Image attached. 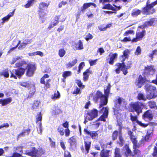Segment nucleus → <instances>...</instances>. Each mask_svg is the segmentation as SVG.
Instances as JSON below:
<instances>
[{"label":"nucleus","mask_w":157,"mask_h":157,"mask_svg":"<svg viewBox=\"0 0 157 157\" xmlns=\"http://www.w3.org/2000/svg\"><path fill=\"white\" fill-rule=\"evenodd\" d=\"M129 51L128 49L124 50L123 52V55L121 56L122 58V63H118L116 64L117 68L116 70V72L117 73H120V71H122L123 74L126 75L128 73L127 69H128L130 67L132 64L131 61H128V63L125 65L124 61L126 59H127L128 57V54L129 53Z\"/></svg>","instance_id":"f257e3e1"},{"label":"nucleus","mask_w":157,"mask_h":157,"mask_svg":"<svg viewBox=\"0 0 157 157\" xmlns=\"http://www.w3.org/2000/svg\"><path fill=\"white\" fill-rule=\"evenodd\" d=\"M28 66V64L24 61H21L16 63L15 64V67H21L20 68L15 69L13 71V72H11V75L10 77H13L15 79H17V75L20 77L23 75L25 71V67Z\"/></svg>","instance_id":"f03ea898"},{"label":"nucleus","mask_w":157,"mask_h":157,"mask_svg":"<svg viewBox=\"0 0 157 157\" xmlns=\"http://www.w3.org/2000/svg\"><path fill=\"white\" fill-rule=\"evenodd\" d=\"M110 86L109 85L107 87V89H105V95L99 91H97L96 94L97 98H100V105L99 108L102 107L103 105H106L108 102V98L110 89Z\"/></svg>","instance_id":"7ed1b4c3"},{"label":"nucleus","mask_w":157,"mask_h":157,"mask_svg":"<svg viewBox=\"0 0 157 157\" xmlns=\"http://www.w3.org/2000/svg\"><path fill=\"white\" fill-rule=\"evenodd\" d=\"M114 111L115 112L116 110L118 111L119 110H122L127 105V102L122 97L117 96L115 98L114 100Z\"/></svg>","instance_id":"20e7f679"},{"label":"nucleus","mask_w":157,"mask_h":157,"mask_svg":"<svg viewBox=\"0 0 157 157\" xmlns=\"http://www.w3.org/2000/svg\"><path fill=\"white\" fill-rule=\"evenodd\" d=\"M144 107V104L139 102H132L130 104L131 111L136 112L138 115L142 112V109Z\"/></svg>","instance_id":"39448f33"},{"label":"nucleus","mask_w":157,"mask_h":157,"mask_svg":"<svg viewBox=\"0 0 157 157\" xmlns=\"http://www.w3.org/2000/svg\"><path fill=\"white\" fill-rule=\"evenodd\" d=\"M156 4H157V0L151 3H150L149 0H148L147 2L146 6L143 9V13L146 14L153 13L155 11V10L153 7Z\"/></svg>","instance_id":"423d86ee"},{"label":"nucleus","mask_w":157,"mask_h":157,"mask_svg":"<svg viewBox=\"0 0 157 157\" xmlns=\"http://www.w3.org/2000/svg\"><path fill=\"white\" fill-rule=\"evenodd\" d=\"M44 153V151L42 149L37 150L35 148H33L30 152L28 150L25 151L24 154L33 157H40Z\"/></svg>","instance_id":"0eeeda50"},{"label":"nucleus","mask_w":157,"mask_h":157,"mask_svg":"<svg viewBox=\"0 0 157 157\" xmlns=\"http://www.w3.org/2000/svg\"><path fill=\"white\" fill-rule=\"evenodd\" d=\"M146 87L147 91V98L148 99L150 100L156 96L155 94L156 90L155 87L149 85L147 86Z\"/></svg>","instance_id":"6e6552de"},{"label":"nucleus","mask_w":157,"mask_h":157,"mask_svg":"<svg viewBox=\"0 0 157 157\" xmlns=\"http://www.w3.org/2000/svg\"><path fill=\"white\" fill-rule=\"evenodd\" d=\"M24 68L27 69L26 75L29 77L32 76L36 69L35 65L33 64H28V66Z\"/></svg>","instance_id":"1a4fd4ad"},{"label":"nucleus","mask_w":157,"mask_h":157,"mask_svg":"<svg viewBox=\"0 0 157 157\" xmlns=\"http://www.w3.org/2000/svg\"><path fill=\"white\" fill-rule=\"evenodd\" d=\"M156 71L153 66H147L145 67V73L149 75L153 76Z\"/></svg>","instance_id":"9d476101"},{"label":"nucleus","mask_w":157,"mask_h":157,"mask_svg":"<svg viewBox=\"0 0 157 157\" xmlns=\"http://www.w3.org/2000/svg\"><path fill=\"white\" fill-rule=\"evenodd\" d=\"M100 112L103 113V114L99 118V120L104 121H105V119L108 117V108L107 107L103 108Z\"/></svg>","instance_id":"9b49d317"},{"label":"nucleus","mask_w":157,"mask_h":157,"mask_svg":"<svg viewBox=\"0 0 157 157\" xmlns=\"http://www.w3.org/2000/svg\"><path fill=\"white\" fill-rule=\"evenodd\" d=\"M145 32L143 30L141 32H137L136 33V37L133 38L132 40V42H136L141 40L142 38L145 36Z\"/></svg>","instance_id":"f8f14e48"},{"label":"nucleus","mask_w":157,"mask_h":157,"mask_svg":"<svg viewBox=\"0 0 157 157\" xmlns=\"http://www.w3.org/2000/svg\"><path fill=\"white\" fill-rule=\"evenodd\" d=\"M143 119L145 121H151L153 119V115L150 110H147L143 116Z\"/></svg>","instance_id":"ddd939ff"},{"label":"nucleus","mask_w":157,"mask_h":157,"mask_svg":"<svg viewBox=\"0 0 157 157\" xmlns=\"http://www.w3.org/2000/svg\"><path fill=\"white\" fill-rule=\"evenodd\" d=\"M147 80L146 78L144 76L143 77L141 75H140L138 80L135 82L136 85L139 87H141L142 86Z\"/></svg>","instance_id":"4468645a"},{"label":"nucleus","mask_w":157,"mask_h":157,"mask_svg":"<svg viewBox=\"0 0 157 157\" xmlns=\"http://www.w3.org/2000/svg\"><path fill=\"white\" fill-rule=\"evenodd\" d=\"M113 6L115 7H113L112 5L109 4L106 5H105L103 7L102 9L111 10L114 11L119 10H120L121 8V7L120 6H117L115 5H113Z\"/></svg>","instance_id":"2eb2a0df"},{"label":"nucleus","mask_w":157,"mask_h":157,"mask_svg":"<svg viewBox=\"0 0 157 157\" xmlns=\"http://www.w3.org/2000/svg\"><path fill=\"white\" fill-rule=\"evenodd\" d=\"M84 132L87 135H90L93 139H97L98 137V135L96 132H92L85 129Z\"/></svg>","instance_id":"dca6fc26"},{"label":"nucleus","mask_w":157,"mask_h":157,"mask_svg":"<svg viewBox=\"0 0 157 157\" xmlns=\"http://www.w3.org/2000/svg\"><path fill=\"white\" fill-rule=\"evenodd\" d=\"M49 76L48 74L44 75L43 77L41 78L40 80V82L42 84H43L45 85L47 88H49L50 87V84L49 82L50 81V80L48 79L46 80V82L45 81V79L46 78H48L49 77Z\"/></svg>","instance_id":"f3484780"},{"label":"nucleus","mask_w":157,"mask_h":157,"mask_svg":"<svg viewBox=\"0 0 157 157\" xmlns=\"http://www.w3.org/2000/svg\"><path fill=\"white\" fill-rule=\"evenodd\" d=\"M98 115V111L97 109H94L90 112H89L87 116L90 118V120L93 119L97 117Z\"/></svg>","instance_id":"a211bd4d"},{"label":"nucleus","mask_w":157,"mask_h":157,"mask_svg":"<svg viewBox=\"0 0 157 157\" xmlns=\"http://www.w3.org/2000/svg\"><path fill=\"white\" fill-rule=\"evenodd\" d=\"M109 56L110 57L109 63L111 65H113L114 60L117 59L118 56V54L116 53H111Z\"/></svg>","instance_id":"6ab92c4d"},{"label":"nucleus","mask_w":157,"mask_h":157,"mask_svg":"<svg viewBox=\"0 0 157 157\" xmlns=\"http://www.w3.org/2000/svg\"><path fill=\"white\" fill-rule=\"evenodd\" d=\"M122 152L123 153H124L126 157L130 156L131 155V151L128 145H126L123 147Z\"/></svg>","instance_id":"aec40b11"},{"label":"nucleus","mask_w":157,"mask_h":157,"mask_svg":"<svg viewBox=\"0 0 157 157\" xmlns=\"http://www.w3.org/2000/svg\"><path fill=\"white\" fill-rule=\"evenodd\" d=\"M59 17L58 16H57L55 17L54 20H52L50 24L48 29L50 30L54 26L56 25L59 23Z\"/></svg>","instance_id":"412c9836"},{"label":"nucleus","mask_w":157,"mask_h":157,"mask_svg":"<svg viewBox=\"0 0 157 157\" xmlns=\"http://www.w3.org/2000/svg\"><path fill=\"white\" fill-rule=\"evenodd\" d=\"M130 118L132 122H136L138 124L143 127H146L148 125L147 124H143L141 122L137 120V117L136 116H133L131 113H130Z\"/></svg>","instance_id":"4be33fe9"},{"label":"nucleus","mask_w":157,"mask_h":157,"mask_svg":"<svg viewBox=\"0 0 157 157\" xmlns=\"http://www.w3.org/2000/svg\"><path fill=\"white\" fill-rule=\"evenodd\" d=\"M12 100V99L11 97H9L4 99H0V104H1L2 106L6 105L11 103Z\"/></svg>","instance_id":"5701e85b"},{"label":"nucleus","mask_w":157,"mask_h":157,"mask_svg":"<svg viewBox=\"0 0 157 157\" xmlns=\"http://www.w3.org/2000/svg\"><path fill=\"white\" fill-rule=\"evenodd\" d=\"M51 112L52 115H55L60 113L61 111L58 106L54 105L52 108Z\"/></svg>","instance_id":"b1692460"},{"label":"nucleus","mask_w":157,"mask_h":157,"mask_svg":"<svg viewBox=\"0 0 157 157\" xmlns=\"http://www.w3.org/2000/svg\"><path fill=\"white\" fill-rule=\"evenodd\" d=\"M14 10H15L12 12L10 13L7 16L2 19V22H1V23L2 25H3L5 22L8 21L10 17L14 15Z\"/></svg>","instance_id":"393cba45"},{"label":"nucleus","mask_w":157,"mask_h":157,"mask_svg":"<svg viewBox=\"0 0 157 157\" xmlns=\"http://www.w3.org/2000/svg\"><path fill=\"white\" fill-rule=\"evenodd\" d=\"M75 47L78 50H82L84 48L83 43L81 40H79L78 42L75 43Z\"/></svg>","instance_id":"a878e982"},{"label":"nucleus","mask_w":157,"mask_h":157,"mask_svg":"<svg viewBox=\"0 0 157 157\" xmlns=\"http://www.w3.org/2000/svg\"><path fill=\"white\" fill-rule=\"evenodd\" d=\"M91 73V71L89 69H87L83 73V80L84 81H86L88 80L90 74Z\"/></svg>","instance_id":"bb28decb"},{"label":"nucleus","mask_w":157,"mask_h":157,"mask_svg":"<svg viewBox=\"0 0 157 157\" xmlns=\"http://www.w3.org/2000/svg\"><path fill=\"white\" fill-rule=\"evenodd\" d=\"M131 140L133 144V148L136 149L137 147V141L136 136L133 135L130 136Z\"/></svg>","instance_id":"cd10ccee"},{"label":"nucleus","mask_w":157,"mask_h":157,"mask_svg":"<svg viewBox=\"0 0 157 157\" xmlns=\"http://www.w3.org/2000/svg\"><path fill=\"white\" fill-rule=\"evenodd\" d=\"M49 4V2H48L47 3L44 2H41L40 3L39 5V10H44V8L45 7H48Z\"/></svg>","instance_id":"c85d7f7f"},{"label":"nucleus","mask_w":157,"mask_h":157,"mask_svg":"<svg viewBox=\"0 0 157 157\" xmlns=\"http://www.w3.org/2000/svg\"><path fill=\"white\" fill-rule=\"evenodd\" d=\"M110 151L109 150H105L103 149L100 152L101 157H109V153Z\"/></svg>","instance_id":"c756f323"},{"label":"nucleus","mask_w":157,"mask_h":157,"mask_svg":"<svg viewBox=\"0 0 157 157\" xmlns=\"http://www.w3.org/2000/svg\"><path fill=\"white\" fill-rule=\"evenodd\" d=\"M141 12V10L137 8H135L132 10L131 15L133 17H136L140 14Z\"/></svg>","instance_id":"7c9ffc66"},{"label":"nucleus","mask_w":157,"mask_h":157,"mask_svg":"<svg viewBox=\"0 0 157 157\" xmlns=\"http://www.w3.org/2000/svg\"><path fill=\"white\" fill-rule=\"evenodd\" d=\"M36 122L37 124H39L40 122L41 123L42 119V115L41 114V112H40L37 114L36 117Z\"/></svg>","instance_id":"2f4dec72"},{"label":"nucleus","mask_w":157,"mask_h":157,"mask_svg":"<svg viewBox=\"0 0 157 157\" xmlns=\"http://www.w3.org/2000/svg\"><path fill=\"white\" fill-rule=\"evenodd\" d=\"M91 143V142L90 141H84L86 151V153H88L89 152V150L90 147Z\"/></svg>","instance_id":"473e14b6"},{"label":"nucleus","mask_w":157,"mask_h":157,"mask_svg":"<svg viewBox=\"0 0 157 157\" xmlns=\"http://www.w3.org/2000/svg\"><path fill=\"white\" fill-rule=\"evenodd\" d=\"M157 55V50L154 49L151 52L149 53L148 56L151 59L153 60L154 58V56Z\"/></svg>","instance_id":"72a5a7b5"},{"label":"nucleus","mask_w":157,"mask_h":157,"mask_svg":"<svg viewBox=\"0 0 157 157\" xmlns=\"http://www.w3.org/2000/svg\"><path fill=\"white\" fill-rule=\"evenodd\" d=\"M60 97V93L59 91H57L56 93H55L52 96L51 98L52 100H55L59 98Z\"/></svg>","instance_id":"f704fd0d"},{"label":"nucleus","mask_w":157,"mask_h":157,"mask_svg":"<svg viewBox=\"0 0 157 157\" xmlns=\"http://www.w3.org/2000/svg\"><path fill=\"white\" fill-rule=\"evenodd\" d=\"M0 76H4L6 78L9 77V75L7 69H5L0 73Z\"/></svg>","instance_id":"c9c22d12"},{"label":"nucleus","mask_w":157,"mask_h":157,"mask_svg":"<svg viewBox=\"0 0 157 157\" xmlns=\"http://www.w3.org/2000/svg\"><path fill=\"white\" fill-rule=\"evenodd\" d=\"M39 15L40 19H41L43 23V21H42V19L43 17L46 15V13L44 12V10H39Z\"/></svg>","instance_id":"e433bc0d"},{"label":"nucleus","mask_w":157,"mask_h":157,"mask_svg":"<svg viewBox=\"0 0 157 157\" xmlns=\"http://www.w3.org/2000/svg\"><path fill=\"white\" fill-rule=\"evenodd\" d=\"M114 157H121L120 149L118 148H116L115 149Z\"/></svg>","instance_id":"4c0bfd02"},{"label":"nucleus","mask_w":157,"mask_h":157,"mask_svg":"<svg viewBox=\"0 0 157 157\" xmlns=\"http://www.w3.org/2000/svg\"><path fill=\"white\" fill-rule=\"evenodd\" d=\"M77 62V59H73L71 62L68 63L67 64V66L68 67H71L74 66Z\"/></svg>","instance_id":"58836bf2"},{"label":"nucleus","mask_w":157,"mask_h":157,"mask_svg":"<svg viewBox=\"0 0 157 157\" xmlns=\"http://www.w3.org/2000/svg\"><path fill=\"white\" fill-rule=\"evenodd\" d=\"M35 0H29L27 3L24 6L25 8H29L34 3Z\"/></svg>","instance_id":"ea45409f"},{"label":"nucleus","mask_w":157,"mask_h":157,"mask_svg":"<svg viewBox=\"0 0 157 157\" xmlns=\"http://www.w3.org/2000/svg\"><path fill=\"white\" fill-rule=\"evenodd\" d=\"M148 105L151 109L155 108L157 109L156 103L154 101H149L148 102Z\"/></svg>","instance_id":"a19ab883"},{"label":"nucleus","mask_w":157,"mask_h":157,"mask_svg":"<svg viewBox=\"0 0 157 157\" xmlns=\"http://www.w3.org/2000/svg\"><path fill=\"white\" fill-rule=\"evenodd\" d=\"M29 131V129H25L21 133H20L17 136V139L21 137L24 136L25 135V133L28 132L27 134H29L28 132Z\"/></svg>","instance_id":"79ce46f5"},{"label":"nucleus","mask_w":157,"mask_h":157,"mask_svg":"<svg viewBox=\"0 0 157 157\" xmlns=\"http://www.w3.org/2000/svg\"><path fill=\"white\" fill-rule=\"evenodd\" d=\"M66 52L64 49H60L58 52V55L60 57H63L65 54Z\"/></svg>","instance_id":"37998d69"},{"label":"nucleus","mask_w":157,"mask_h":157,"mask_svg":"<svg viewBox=\"0 0 157 157\" xmlns=\"http://www.w3.org/2000/svg\"><path fill=\"white\" fill-rule=\"evenodd\" d=\"M71 74L72 73L71 71H65L63 72L62 76L64 78H66L67 77L71 76Z\"/></svg>","instance_id":"c03bdc74"},{"label":"nucleus","mask_w":157,"mask_h":157,"mask_svg":"<svg viewBox=\"0 0 157 157\" xmlns=\"http://www.w3.org/2000/svg\"><path fill=\"white\" fill-rule=\"evenodd\" d=\"M75 139L73 137H72L70 138L68 140V142L70 144L71 147L75 144Z\"/></svg>","instance_id":"a18cd8bd"},{"label":"nucleus","mask_w":157,"mask_h":157,"mask_svg":"<svg viewBox=\"0 0 157 157\" xmlns=\"http://www.w3.org/2000/svg\"><path fill=\"white\" fill-rule=\"evenodd\" d=\"M42 125L41 123L40 122L39 123V124H37V129L38 133L41 134L42 132Z\"/></svg>","instance_id":"49530a36"},{"label":"nucleus","mask_w":157,"mask_h":157,"mask_svg":"<svg viewBox=\"0 0 157 157\" xmlns=\"http://www.w3.org/2000/svg\"><path fill=\"white\" fill-rule=\"evenodd\" d=\"M57 130L61 135L63 136L64 135V130L63 127L62 126H60L58 128Z\"/></svg>","instance_id":"de8ad7c7"},{"label":"nucleus","mask_w":157,"mask_h":157,"mask_svg":"<svg viewBox=\"0 0 157 157\" xmlns=\"http://www.w3.org/2000/svg\"><path fill=\"white\" fill-rule=\"evenodd\" d=\"M90 6V3H84L83 6L81 8V10L82 11H84L86 9Z\"/></svg>","instance_id":"09e8293b"},{"label":"nucleus","mask_w":157,"mask_h":157,"mask_svg":"<svg viewBox=\"0 0 157 157\" xmlns=\"http://www.w3.org/2000/svg\"><path fill=\"white\" fill-rule=\"evenodd\" d=\"M152 132L151 130H149L147 131V135L145 138V140L147 141L149 140V138L151 136Z\"/></svg>","instance_id":"8fccbe9b"},{"label":"nucleus","mask_w":157,"mask_h":157,"mask_svg":"<svg viewBox=\"0 0 157 157\" xmlns=\"http://www.w3.org/2000/svg\"><path fill=\"white\" fill-rule=\"evenodd\" d=\"M20 43L21 40H19L18 43L15 47L12 48L10 49L9 50L8 52V54L10 53L11 52L15 50L18 46Z\"/></svg>","instance_id":"3c124183"},{"label":"nucleus","mask_w":157,"mask_h":157,"mask_svg":"<svg viewBox=\"0 0 157 157\" xmlns=\"http://www.w3.org/2000/svg\"><path fill=\"white\" fill-rule=\"evenodd\" d=\"M23 147L22 146H18L17 147H13V151H18L20 152H23Z\"/></svg>","instance_id":"603ef678"},{"label":"nucleus","mask_w":157,"mask_h":157,"mask_svg":"<svg viewBox=\"0 0 157 157\" xmlns=\"http://www.w3.org/2000/svg\"><path fill=\"white\" fill-rule=\"evenodd\" d=\"M138 98L139 100H142L145 101L146 100V99L144 97V94L142 93H139L138 94Z\"/></svg>","instance_id":"864d4df0"},{"label":"nucleus","mask_w":157,"mask_h":157,"mask_svg":"<svg viewBox=\"0 0 157 157\" xmlns=\"http://www.w3.org/2000/svg\"><path fill=\"white\" fill-rule=\"evenodd\" d=\"M18 84L20 86H22L23 87L28 88L29 86V83L26 82H18Z\"/></svg>","instance_id":"5fc2aeb1"},{"label":"nucleus","mask_w":157,"mask_h":157,"mask_svg":"<svg viewBox=\"0 0 157 157\" xmlns=\"http://www.w3.org/2000/svg\"><path fill=\"white\" fill-rule=\"evenodd\" d=\"M153 19H151L149 21L145 22L144 23L145 26H150L152 25L153 23Z\"/></svg>","instance_id":"6e6d98bb"},{"label":"nucleus","mask_w":157,"mask_h":157,"mask_svg":"<svg viewBox=\"0 0 157 157\" xmlns=\"http://www.w3.org/2000/svg\"><path fill=\"white\" fill-rule=\"evenodd\" d=\"M19 45L18 46V49H22L25 48L26 45L23 41L22 43L21 42Z\"/></svg>","instance_id":"4d7b16f0"},{"label":"nucleus","mask_w":157,"mask_h":157,"mask_svg":"<svg viewBox=\"0 0 157 157\" xmlns=\"http://www.w3.org/2000/svg\"><path fill=\"white\" fill-rule=\"evenodd\" d=\"M72 93L73 94H80L81 93L80 89L76 87V89L74 90Z\"/></svg>","instance_id":"13d9d810"},{"label":"nucleus","mask_w":157,"mask_h":157,"mask_svg":"<svg viewBox=\"0 0 157 157\" xmlns=\"http://www.w3.org/2000/svg\"><path fill=\"white\" fill-rule=\"evenodd\" d=\"M20 59H21L20 57L18 56L13 57V58L12 61L10 63L11 64H13L17 60H19Z\"/></svg>","instance_id":"bf43d9fd"},{"label":"nucleus","mask_w":157,"mask_h":157,"mask_svg":"<svg viewBox=\"0 0 157 157\" xmlns=\"http://www.w3.org/2000/svg\"><path fill=\"white\" fill-rule=\"evenodd\" d=\"M141 50L140 47L138 46L136 50V52H135V54L136 55H138L141 54Z\"/></svg>","instance_id":"052dcab7"},{"label":"nucleus","mask_w":157,"mask_h":157,"mask_svg":"<svg viewBox=\"0 0 157 157\" xmlns=\"http://www.w3.org/2000/svg\"><path fill=\"white\" fill-rule=\"evenodd\" d=\"M98 61V59L93 60L92 59H90L89 60V62L91 66H93L96 64V62Z\"/></svg>","instance_id":"680f3d73"},{"label":"nucleus","mask_w":157,"mask_h":157,"mask_svg":"<svg viewBox=\"0 0 157 157\" xmlns=\"http://www.w3.org/2000/svg\"><path fill=\"white\" fill-rule=\"evenodd\" d=\"M118 135V132L117 131H114L112 135V139L113 140H116L117 138Z\"/></svg>","instance_id":"e2e57ef3"},{"label":"nucleus","mask_w":157,"mask_h":157,"mask_svg":"<svg viewBox=\"0 0 157 157\" xmlns=\"http://www.w3.org/2000/svg\"><path fill=\"white\" fill-rule=\"evenodd\" d=\"M49 140L50 142L51 147H52L55 148L56 147V143L54 141H53L51 138H49Z\"/></svg>","instance_id":"0e129e2a"},{"label":"nucleus","mask_w":157,"mask_h":157,"mask_svg":"<svg viewBox=\"0 0 157 157\" xmlns=\"http://www.w3.org/2000/svg\"><path fill=\"white\" fill-rule=\"evenodd\" d=\"M59 17V19L60 20V21H64L66 19V16L64 14H62L59 16H58Z\"/></svg>","instance_id":"69168bd1"},{"label":"nucleus","mask_w":157,"mask_h":157,"mask_svg":"<svg viewBox=\"0 0 157 157\" xmlns=\"http://www.w3.org/2000/svg\"><path fill=\"white\" fill-rule=\"evenodd\" d=\"M21 155L17 152H13V154L12 156H7L6 157H20Z\"/></svg>","instance_id":"338daca9"},{"label":"nucleus","mask_w":157,"mask_h":157,"mask_svg":"<svg viewBox=\"0 0 157 157\" xmlns=\"http://www.w3.org/2000/svg\"><path fill=\"white\" fill-rule=\"evenodd\" d=\"M152 155L154 157H157V146L154 147Z\"/></svg>","instance_id":"774afa93"}]
</instances>
